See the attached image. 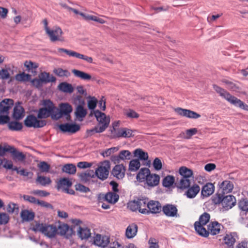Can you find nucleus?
<instances>
[{
    "mask_svg": "<svg viewBox=\"0 0 248 248\" xmlns=\"http://www.w3.org/2000/svg\"><path fill=\"white\" fill-rule=\"evenodd\" d=\"M213 88L219 95L226 100L228 102L233 105L238 107L245 110H248V106L245 104L240 99L237 98L234 96L232 95L229 92L225 89L216 85H213Z\"/></svg>",
    "mask_w": 248,
    "mask_h": 248,
    "instance_id": "obj_1",
    "label": "nucleus"
},
{
    "mask_svg": "<svg viewBox=\"0 0 248 248\" xmlns=\"http://www.w3.org/2000/svg\"><path fill=\"white\" fill-rule=\"evenodd\" d=\"M94 116L98 122V125L92 129L88 131L90 133H101L104 131L108 126L110 118L98 110L94 111Z\"/></svg>",
    "mask_w": 248,
    "mask_h": 248,
    "instance_id": "obj_2",
    "label": "nucleus"
},
{
    "mask_svg": "<svg viewBox=\"0 0 248 248\" xmlns=\"http://www.w3.org/2000/svg\"><path fill=\"white\" fill-rule=\"evenodd\" d=\"M31 229L34 232H39L48 237L52 238L57 234L56 226L47 224L36 222L32 224Z\"/></svg>",
    "mask_w": 248,
    "mask_h": 248,
    "instance_id": "obj_3",
    "label": "nucleus"
},
{
    "mask_svg": "<svg viewBox=\"0 0 248 248\" xmlns=\"http://www.w3.org/2000/svg\"><path fill=\"white\" fill-rule=\"evenodd\" d=\"M148 202L147 198L142 197L129 202L128 203L127 207L132 211H139L141 214H148L147 210Z\"/></svg>",
    "mask_w": 248,
    "mask_h": 248,
    "instance_id": "obj_4",
    "label": "nucleus"
},
{
    "mask_svg": "<svg viewBox=\"0 0 248 248\" xmlns=\"http://www.w3.org/2000/svg\"><path fill=\"white\" fill-rule=\"evenodd\" d=\"M210 218V215L207 213H204L200 217L199 221L194 223L195 231L200 235L204 237H208V233L204 226L209 221Z\"/></svg>",
    "mask_w": 248,
    "mask_h": 248,
    "instance_id": "obj_5",
    "label": "nucleus"
},
{
    "mask_svg": "<svg viewBox=\"0 0 248 248\" xmlns=\"http://www.w3.org/2000/svg\"><path fill=\"white\" fill-rule=\"evenodd\" d=\"M216 204L221 203L222 207L225 210L232 208L236 203L235 198L234 196L229 195L226 196L218 195V198L215 202Z\"/></svg>",
    "mask_w": 248,
    "mask_h": 248,
    "instance_id": "obj_6",
    "label": "nucleus"
},
{
    "mask_svg": "<svg viewBox=\"0 0 248 248\" xmlns=\"http://www.w3.org/2000/svg\"><path fill=\"white\" fill-rule=\"evenodd\" d=\"M109 169V162L106 160L104 161L101 163L95 170V176H96L100 180H104L108 177Z\"/></svg>",
    "mask_w": 248,
    "mask_h": 248,
    "instance_id": "obj_7",
    "label": "nucleus"
},
{
    "mask_svg": "<svg viewBox=\"0 0 248 248\" xmlns=\"http://www.w3.org/2000/svg\"><path fill=\"white\" fill-rule=\"evenodd\" d=\"M59 108V112L52 115V118L58 119L63 116H65L66 120L70 121L71 118L70 114L73 110L71 106L68 103H62L60 105Z\"/></svg>",
    "mask_w": 248,
    "mask_h": 248,
    "instance_id": "obj_8",
    "label": "nucleus"
},
{
    "mask_svg": "<svg viewBox=\"0 0 248 248\" xmlns=\"http://www.w3.org/2000/svg\"><path fill=\"white\" fill-rule=\"evenodd\" d=\"M46 33L49 36L50 40L52 42L64 41V38L62 36L63 31L59 27H54L49 30L47 29Z\"/></svg>",
    "mask_w": 248,
    "mask_h": 248,
    "instance_id": "obj_9",
    "label": "nucleus"
},
{
    "mask_svg": "<svg viewBox=\"0 0 248 248\" xmlns=\"http://www.w3.org/2000/svg\"><path fill=\"white\" fill-rule=\"evenodd\" d=\"M111 133L113 138H128L133 136V131L132 130L124 127L112 129Z\"/></svg>",
    "mask_w": 248,
    "mask_h": 248,
    "instance_id": "obj_10",
    "label": "nucleus"
},
{
    "mask_svg": "<svg viewBox=\"0 0 248 248\" xmlns=\"http://www.w3.org/2000/svg\"><path fill=\"white\" fill-rule=\"evenodd\" d=\"M25 125L28 127H42L46 124L44 120H38L35 116L29 115L24 120Z\"/></svg>",
    "mask_w": 248,
    "mask_h": 248,
    "instance_id": "obj_11",
    "label": "nucleus"
},
{
    "mask_svg": "<svg viewBox=\"0 0 248 248\" xmlns=\"http://www.w3.org/2000/svg\"><path fill=\"white\" fill-rule=\"evenodd\" d=\"M218 195H224L231 193L233 188V184L230 181L225 180L219 183Z\"/></svg>",
    "mask_w": 248,
    "mask_h": 248,
    "instance_id": "obj_12",
    "label": "nucleus"
},
{
    "mask_svg": "<svg viewBox=\"0 0 248 248\" xmlns=\"http://www.w3.org/2000/svg\"><path fill=\"white\" fill-rule=\"evenodd\" d=\"M131 157V154L128 150H122L118 155H112L111 160L115 164L120 163L121 161L129 160Z\"/></svg>",
    "mask_w": 248,
    "mask_h": 248,
    "instance_id": "obj_13",
    "label": "nucleus"
},
{
    "mask_svg": "<svg viewBox=\"0 0 248 248\" xmlns=\"http://www.w3.org/2000/svg\"><path fill=\"white\" fill-rule=\"evenodd\" d=\"M174 111L177 114L188 118L197 119L201 117L199 114L189 109L177 108L174 109Z\"/></svg>",
    "mask_w": 248,
    "mask_h": 248,
    "instance_id": "obj_14",
    "label": "nucleus"
},
{
    "mask_svg": "<svg viewBox=\"0 0 248 248\" xmlns=\"http://www.w3.org/2000/svg\"><path fill=\"white\" fill-rule=\"evenodd\" d=\"M14 101L12 99H5L0 103V114H9V110L13 107Z\"/></svg>",
    "mask_w": 248,
    "mask_h": 248,
    "instance_id": "obj_15",
    "label": "nucleus"
},
{
    "mask_svg": "<svg viewBox=\"0 0 248 248\" xmlns=\"http://www.w3.org/2000/svg\"><path fill=\"white\" fill-rule=\"evenodd\" d=\"M161 205L158 202L154 201H148L147 207L148 214L159 213L161 211Z\"/></svg>",
    "mask_w": 248,
    "mask_h": 248,
    "instance_id": "obj_16",
    "label": "nucleus"
},
{
    "mask_svg": "<svg viewBox=\"0 0 248 248\" xmlns=\"http://www.w3.org/2000/svg\"><path fill=\"white\" fill-rule=\"evenodd\" d=\"M72 182L68 178H63L57 182V188L68 192V189L72 186Z\"/></svg>",
    "mask_w": 248,
    "mask_h": 248,
    "instance_id": "obj_17",
    "label": "nucleus"
},
{
    "mask_svg": "<svg viewBox=\"0 0 248 248\" xmlns=\"http://www.w3.org/2000/svg\"><path fill=\"white\" fill-rule=\"evenodd\" d=\"M59 129L63 132L76 133L79 130L80 127L77 124H64L59 125Z\"/></svg>",
    "mask_w": 248,
    "mask_h": 248,
    "instance_id": "obj_18",
    "label": "nucleus"
},
{
    "mask_svg": "<svg viewBox=\"0 0 248 248\" xmlns=\"http://www.w3.org/2000/svg\"><path fill=\"white\" fill-rule=\"evenodd\" d=\"M221 225L217 221L210 222L208 225V229L206 232L208 233V236L210 233L212 235H216L219 233L221 229Z\"/></svg>",
    "mask_w": 248,
    "mask_h": 248,
    "instance_id": "obj_19",
    "label": "nucleus"
},
{
    "mask_svg": "<svg viewBox=\"0 0 248 248\" xmlns=\"http://www.w3.org/2000/svg\"><path fill=\"white\" fill-rule=\"evenodd\" d=\"M162 210L164 214L167 217H177L178 210L176 207L174 205L167 204L163 207Z\"/></svg>",
    "mask_w": 248,
    "mask_h": 248,
    "instance_id": "obj_20",
    "label": "nucleus"
},
{
    "mask_svg": "<svg viewBox=\"0 0 248 248\" xmlns=\"http://www.w3.org/2000/svg\"><path fill=\"white\" fill-rule=\"evenodd\" d=\"M109 243V238L106 236H102L100 234H97L94 238V245L105 248L108 246Z\"/></svg>",
    "mask_w": 248,
    "mask_h": 248,
    "instance_id": "obj_21",
    "label": "nucleus"
},
{
    "mask_svg": "<svg viewBox=\"0 0 248 248\" xmlns=\"http://www.w3.org/2000/svg\"><path fill=\"white\" fill-rule=\"evenodd\" d=\"M125 169L122 164L116 165L113 169L112 174L119 179H123L125 175Z\"/></svg>",
    "mask_w": 248,
    "mask_h": 248,
    "instance_id": "obj_22",
    "label": "nucleus"
},
{
    "mask_svg": "<svg viewBox=\"0 0 248 248\" xmlns=\"http://www.w3.org/2000/svg\"><path fill=\"white\" fill-rule=\"evenodd\" d=\"M138 226L135 223H132L128 226L125 230V237L127 239L134 238L137 233Z\"/></svg>",
    "mask_w": 248,
    "mask_h": 248,
    "instance_id": "obj_23",
    "label": "nucleus"
},
{
    "mask_svg": "<svg viewBox=\"0 0 248 248\" xmlns=\"http://www.w3.org/2000/svg\"><path fill=\"white\" fill-rule=\"evenodd\" d=\"M77 234L82 240L88 239L91 236L90 230L86 227L79 226L77 230Z\"/></svg>",
    "mask_w": 248,
    "mask_h": 248,
    "instance_id": "obj_24",
    "label": "nucleus"
},
{
    "mask_svg": "<svg viewBox=\"0 0 248 248\" xmlns=\"http://www.w3.org/2000/svg\"><path fill=\"white\" fill-rule=\"evenodd\" d=\"M57 233L61 235H65L67 238L68 235H70L72 232V230L70 229L68 225L66 224H60L57 228Z\"/></svg>",
    "mask_w": 248,
    "mask_h": 248,
    "instance_id": "obj_25",
    "label": "nucleus"
},
{
    "mask_svg": "<svg viewBox=\"0 0 248 248\" xmlns=\"http://www.w3.org/2000/svg\"><path fill=\"white\" fill-rule=\"evenodd\" d=\"M95 173L93 170H87L84 172L79 175L80 180L85 183L89 182L92 178L95 177Z\"/></svg>",
    "mask_w": 248,
    "mask_h": 248,
    "instance_id": "obj_26",
    "label": "nucleus"
},
{
    "mask_svg": "<svg viewBox=\"0 0 248 248\" xmlns=\"http://www.w3.org/2000/svg\"><path fill=\"white\" fill-rule=\"evenodd\" d=\"M160 177L159 175L155 174H151L148 175L146 179L147 184L151 186H157L159 182Z\"/></svg>",
    "mask_w": 248,
    "mask_h": 248,
    "instance_id": "obj_27",
    "label": "nucleus"
},
{
    "mask_svg": "<svg viewBox=\"0 0 248 248\" xmlns=\"http://www.w3.org/2000/svg\"><path fill=\"white\" fill-rule=\"evenodd\" d=\"M215 190V186L212 183H207L202 189V195L203 197H208L212 195Z\"/></svg>",
    "mask_w": 248,
    "mask_h": 248,
    "instance_id": "obj_28",
    "label": "nucleus"
},
{
    "mask_svg": "<svg viewBox=\"0 0 248 248\" xmlns=\"http://www.w3.org/2000/svg\"><path fill=\"white\" fill-rule=\"evenodd\" d=\"M24 109L19 105H16L14 108L13 114V118L16 120H20L24 117Z\"/></svg>",
    "mask_w": 248,
    "mask_h": 248,
    "instance_id": "obj_29",
    "label": "nucleus"
},
{
    "mask_svg": "<svg viewBox=\"0 0 248 248\" xmlns=\"http://www.w3.org/2000/svg\"><path fill=\"white\" fill-rule=\"evenodd\" d=\"M72 72L75 76L82 80H90L92 79L91 75L83 71L73 69Z\"/></svg>",
    "mask_w": 248,
    "mask_h": 248,
    "instance_id": "obj_30",
    "label": "nucleus"
},
{
    "mask_svg": "<svg viewBox=\"0 0 248 248\" xmlns=\"http://www.w3.org/2000/svg\"><path fill=\"white\" fill-rule=\"evenodd\" d=\"M200 190V186L197 185H194L187 189L186 194L188 198H193L199 192Z\"/></svg>",
    "mask_w": 248,
    "mask_h": 248,
    "instance_id": "obj_31",
    "label": "nucleus"
},
{
    "mask_svg": "<svg viewBox=\"0 0 248 248\" xmlns=\"http://www.w3.org/2000/svg\"><path fill=\"white\" fill-rule=\"evenodd\" d=\"M150 171L148 168H142L137 175V179L139 182H142L146 180L147 177L150 174Z\"/></svg>",
    "mask_w": 248,
    "mask_h": 248,
    "instance_id": "obj_32",
    "label": "nucleus"
},
{
    "mask_svg": "<svg viewBox=\"0 0 248 248\" xmlns=\"http://www.w3.org/2000/svg\"><path fill=\"white\" fill-rule=\"evenodd\" d=\"M20 216L23 222H28L33 219L34 214L32 212L25 210L21 211Z\"/></svg>",
    "mask_w": 248,
    "mask_h": 248,
    "instance_id": "obj_33",
    "label": "nucleus"
},
{
    "mask_svg": "<svg viewBox=\"0 0 248 248\" xmlns=\"http://www.w3.org/2000/svg\"><path fill=\"white\" fill-rule=\"evenodd\" d=\"M39 78L41 79L44 83L54 82L56 81V78L53 76L45 72L41 73Z\"/></svg>",
    "mask_w": 248,
    "mask_h": 248,
    "instance_id": "obj_34",
    "label": "nucleus"
},
{
    "mask_svg": "<svg viewBox=\"0 0 248 248\" xmlns=\"http://www.w3.org/2000/svg\"><path fill=\"white\" fill-rule=\"evenodd\" d=\"M224 241L228 247H232L236 241L235 233L227 234L224 237Z\"/></svg>",
    "mask_w": 248,
    "mask_h": 248,
    "instance_id": "obj_35",
    "label": "nucleus"
},
{
    "mask_svg": "<svg viewBox=\"0 0 248 248\" xmlns=\"http://www.w3.org/2000/svg\"><path fill=\"white\" fill-rule=\"evenodd\" d=\"M222 82L224 84L226 87L230 90L237 91L239 90L237 85L229 79H223Z\"/></svg>",
    "mask_w": 248,
    "mask_h": 248,
    "instance_id": "obj_36",
    "label": "nucleus"
},
{
    "mask_svg": "<svg viewBox=\"0 0 248 248\" xmlns=\"http://www.w3.org/2000/svg\"><path fill=\"white\" fill-rule=\"evenodd\" d=\"M179 173L182 178H190L192 177L193 172L192 170L186 167H182L179 169Z\"/></svg>",
    "mask_w": 248,
    "mask_h": 248,
    "instance_id": "obj_37",
    "label": "nucleus"
},
{
    "mask_svg": "<svg viewBox=\"0 0 248 248\" xmlns=\"http://www.w3.org/2000/svg\"><path fill=\"white\" fill-rule=\"evenodd\" d=\"M58 88L60 90L64 93H72L74 88L72 85L66 82H62L59 85Z\"/></svg>",
    "mask_w": 248,
    "mask_h": 248,
    "instance_id": "obj_38",
    "label": "nucleus"
},
{
    "mask_svg": "<svg viewBox=\"0 0 248 248\" xmlns=\"http://www.w3.org/2000/svg\"><path fill=\"white\" fill-rule=\"evenodd\" d=\"M140 167V163L139 159H132L129 162L128 170L130 171H136L139 169Z\"/></svg>",
    "mask_w": 248,
    "mask_h": 248,
    "instance_id": "obj_39",
    "label": "nucleus"
},
{
    "mask_svg": "<svg viewBox=\"0 0 248 248\" xmlns=\"http://www.w3.org/2000/svg\"><path fill=\"white\" fill-rule=\"evenodd\" d=\"M105 199L110 203H116L119 199V195L116 193L109 192L106 194Z\"/></svg>",
    "mask_w": 248,
    "mask_h": 248,
    "instance_id": "obj_40",
    "label": "nucleus"
},
{
    "mask_svg": "<svg viewBox=\"0 0 248 248\" xmlns=\"http://www.w3.org/2000/svg\"><path fill=\"white\" fill-rule=\"evenodd\" d=\"M134 155L135 157H139L141 160H147L148 159L147 153L144 152L140 149H136L134 152Z\"/></svg>",
    "mask_w": 248,
    "mask_h": 248,
    "instance_id": "obj_41",
    "label": "nucleus"
},
{
    "mask_svg": "<svg viewBox=\"0 0 248 248\" xmlns=\"http://www.w3.org/2000/svg\"><path fill=\"white\" fill-rule=\"evenodd\" d=\"M198 132V130L196 128H193L186 130L185 132H182L181 135V136L186 139H189L192 136L196 134Z\"/></svg>",
    "mask_w": 248,
    "mask_h": 248,
    "instance_id": "obj_42",
    "label": "nucleus"
},
{
    "mask_svg": "<svg viewBox=\"0 0 248 248\" xmlns=\"http://www.w3.org/2000/svg\"><path fill=\"white\" fill-rule=\"evenodd\" d=\"M12 150L10 153L12 154L14 158L20 161L25 160L26 156L22 152H18L14 147H13V150Z\"/></svg>",
    "mask_w": 248,
    "mask_h": 248,
    "instance_id": "obj_43",
    "label": "nucleus"
},
{
    "mask_svg": "<svg viewBox=\"0 0 248 248\" xmlns=\"http://www.w3.org/2000/svg\"><path fill=\"white\" fill-rule=\"evenodd\" d=\"M62 170L67 173L74 174L76 172V167L74 164H67L63 167Z\"/></svg>",
    "mask_w": 248,
    "mask_h": 248,
    "instance_id": "obj_44",
    "label": "nucleus"
},
{
    "mask_svg": "<svg viewBox=\"0 0 248 248\" xmlns=\"http://www.w3.org/2000/svg\"><path fill=\"white\" fill-rule=\"evenodd\" d=\"M87 114V111L81 105H78L75 111V115L78 119L84 118Z\"/></svg>",
    "mask_w": 248,
    "mask_h": 248,
    "instance_id": "obj_45",
    "label": "nucleus"
},
{
    "mask_svg": "<svg viewBox=\"0 0 248 248\" xmlns=\"http://www.w3.org/2000/svg\"><path fill=\"white\" fill-rule=\"evenodd\" d=\"M51 113L52 112L43 108L39 110L37 116L39 118H46L49 117Z\"/></svg>",
    "mask_w": 248,
    "mask_h": 248,
    "instance_id": "obj_46",
    "label": "nucleus"
},
{
    "mask_svg": "<svg viewBox=\"0 0 248 248\" xmlns=\"http://www.w3.org/2000/svg\"><path fill=\"white\" fill-rule=\"evenodd\" d=\"M174 182V177L168 175L164 178L163 180V185L166 187H169L173 185Z\"/></svg>",
    "mask_w": 248,
    "mask_h": 248,
    "instance_id": "obj_47",
    "label": "nucleus"
},
{
    "mask_svg": "<svg viewBox=\"0 0 248 248\" xmlns=\"http://www.w3.org/2000/svg\"><path fill=\"white\" fill-rule=\"evenodd\" d=\"M190 185V178H181L179 184V187L181 189H186L188 188Z\"/></svg>",
    "mask_w": 248,
    "mask_h": 248,
    "instance_id": "obj_48",
    "label": "nucleus"
},
{
    "mask_svg": "<svg viewBox=\"0 0 248 248\" xmlns=\"http://www.w3.org/2000/svg\"><path fill=\"white\" fill-rule=\"evenodd\" d=\"M74 57H75L78 59L83 60L89 63H92L93 62V59L91 57L84 55L83 54L79 53L76 51H75Z\"/></svg>",
    "mask_w": 248,
    "mask_h": 248,
    "instance_id": "obj_49",
    "label": "nucleus"
},
{
    "mask_svg": "<svg viewBox=\"0 0 248 248\" xmlns=\"http://www.w3.org/2000/svg\"><path fill=\"white\" fill-rule=\"evenodd\" d=\"M54 73L57 75L59 77H68L70 76V72L67 70H63L62 68L55 69L53 70Z\"/></svg>",
    "mask_w": 248,
    "mask_h": 248,
    "instance_id": "obj_50",
    "label": "nucleus"
},
{
    "mask_svg": "<svg viewBox=\"0 0 248 248\" xmlns=\"http://www.w3.org/2000/svg\"><path fill=\"white\" fill-rule=\"evenodd\" d=\"M8 127L11 130L18 131L22 129V125L17 122H11L8 124Z\"/></svg>",
    "mask_w": 248,
    "mask_h": 248,
    "instance_id": "obj_51",
    "label": "nucleus"
},
{
    "mask_svg": "<svg viewBox=\"0 0 248 248\" xmlns=\"http://www.w3.org/2000/svg\"><path fill=\"white\" fill-rule=\"evenodd\" d=\"M124 114L129 118H138L140 116L139 114L135 110L128 109H125L124 111Z\"/></svg>",
    "mask_w": 248,
    "mask_h": 248,
    "instance_id": "obj_52",
    "label": "nucleus"
},
{
    "mask_svg": "<svg viewBox=\"0 0 248 248\" xmlns=\"http://www.w3.org/2000/svg\"><path fill=\"white\" fill-rule=\"evenodd\" d=\"M15 78L18 81H28L31 79V75L29 74L22 73L21 74H17Z\"/></svg>",
    "mask_w": 248,
    "mask_h": 248,
    "instance_id": "obj_53",
    "label": "nucleus"
},
{
    "mask_svg": "<svg viewBox=\"0 0 248 248\" xmlns=\"http://www.w3.org/2000/svg\"><path fill=\"white\" fill-rule=\"evenodd\" d=\"M36 181L44 186L49 185L51 183V180L49 177L45 176H38Z\"/></svg>",
    "mask_w": 248,
    "mask_h": 248,
    "instance_id": "obj_54",
    "label": "nucleus"
},
{
    "mask_svg": "<svg viewBox=\"0 0 248 248\" xmlns=\"http://www.w3.org/2000/svg\"><path fill=\"white\" fill-rule=\"evenodd\" d=\"M10 219L9 215L5 213H0V225L7 224Z\"/></svg>",
    "mask_w": 248,
    "mask_h": 248,
    "instance_id": "obj_55",
    "label": "nucleus"
},
{
    "mask_svg": "<svg viewBox=\"0 0 248 248\" xmlns=\"http://www.w3.org/2000/svg\"><path fill=\"white\" fill-rule=\"evenodd\" d=\"M11 150H13V146L5 145L3 147L0 146V156H3L6 152L11 153Z\"/></svg>",
    "mask_w": 248,
    "mask_h": 248,
    "instance_id": "obj_56",
    "label": "nucleus"
},
{
    "mask_svg": "<svg viewBox=\"0 0 248 248\" xmlns=\"http://www.w3.org/2000/svg\"><path fill=\"white\" fill-rule=\"evenodd\" d=\"M240 209L248 212V201L246 199L241 200L238 203Z\"/></svg>",
    "mask_w": 248,
    "mask_h": 248,
    "instance_id": "obj_57",
    "label": "nucleus"
},
{
    "mask_svg": "<svg viewBox=\"0 0 248 248\" xmlns=\"http://www.w3.org/2000/svg\"><path fill=\"white\" fill-rule=\"evenodd\" d=\"M119 148L118 147H112L107 149L102 153V155L104 157H108L110 155L118 151Z\"/></svg>",
    "mask_w": 248,
    "mask_h": 248,
    "instance_id": "obj_58",
    "label": "nucleus"
},
{
    "mask_svg": "<svg viewBox=\"0 0 248 248\" xmlns=\"http://www.w3.org/2000/svg\"><path fill=\"white\" fill-rule=\"evenodd\" d=\"M44 108H46L51 112H53L55 107L51 101L49 100H46L43 102Z\"/></svg>",
    "mask_w": 248,
    "mask_h": 248,
    "instance_id": "obj_59",
    "label": "nucleus"
},
{
    "mask_svg": "<svg viewBox=\"0 0 248 248\" xmlns=\"http://www.w3.org/2000/svg\"><path fill=\"white\" fill-rule=\"evenodd\" d=\"M97 103V100L94 97H91L88 101V107L90 109H94Z\"/></svg>",
    "mask_w": 248,
    "mask_h": 248,
    "instance_id": "obj_60",
    "label": "nucleus"
},
{
    "mask_svg": "<svg viewBox=\"0 0 248 248\" xmlns=\"http://www.w3.org/2000/svg\"><path fill=\"white\" fill-rule=\"evenodd\" d=\"M1 164L3 167L6 169H12L13 168V162L11 160L4 158L1 161Z\"/></svg>",
    "mask_w": 248,
    "mask_h": 248,
    "instance_id": "obj_61",
    "label": "nucleus"
},
{
    "mask_svg": "<svg viewBox=\"0 0 248 248\" xmlns=\"http://www.w3.org/2000/svg\"><path fill=\"white\" fill-rule=\"evenodd\" d=\"M58 52L62 55V53H65L70 57H74L75 51L71 50L66 49L62 48H59Z\"/></svg>",
    "mask_w": 248,
    "mask_h": 248,
    "instance_id": "obj_62",
    "label": "nucleus"
},
{
    "mask_svg": "<svg viewBox=\"0 0 248 248\" xmlns=\"http://www.w3.org/2000/svg\"><path fill=\"white\" fill-rule=\"evenodd\" d=\"M153 166L155 170H160L162 169V162L160 159L155 158L153 163Z\"/></svg>",
    "mask_w": 248,
    "mask_h": 248,
    "instance_id": "obj_63",
    "label": "nucleus"
},
{
    "mask_svg": "<svg viewBox=\"0 0 248 248\" xmlns=\"http://www.w3.org/2000/svg\"><path fill=\"white\" fill-rule=\"evenodd\" d=\"M10 77V74L6 69H2L0 71V78L2 79H7Z\"/></svg>",
    "mask_w": 248,
    "mask_h": 248,
    "instance_id": "obj_64",
    "label": "nucleus"
}]
</instances>
